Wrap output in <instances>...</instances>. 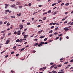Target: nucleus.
Instances as JSON below:
<instances>
[{
  "label": "nucleus",
  "mask_w": 73,
  "mask_h": 73,
  "mask_svg": "<svg viewBox=\"0 0 73 73\" xmlns=\"http://www.w3.org/2000/svg\"><path fill=\"white\" fill-rule=\"evenodd\" d=\"M10 41V40H7L6 42L5 43V44H8L9 43V42Z\"/></svg>",
  "instance_id": "obj_1"
},
{
  "label": "nucleus",
  "mask_w": 73,
  "mask_h": 73,
  "mask_svg": "<svg viewBox=\"0 0 73 73\" xmlns=\"http://www.w3.org/2000/svg\"><path fill=\"white\" fill-rule=\"evenodd\" d=\"M64 29L66 31L69 30V29L68 28V27H66L64 28Z\"/></svg>",
  "instance_id": "obj_2"
},
{
  "label": "nucleus",
  "mask_w": 73,
  "mask_h": 73,
  "mask_svg": "<svg viewBox=\"0 0 73 73\" xmlns=\"http://www.w3.org/2000/svg\"><path fill=\"white\" fill-rule=\"evenodd\" d=\"M43 31V30H41L40 31H39L38 32V33L40 34L41 33V32H42Z\"/></svg>",
  "instance_id": "obj_3"
},
{
  "label": "nucleus",
  "mask_w": 73,
  "mask_h": 73,
  "mask_svg": "<svg viewBox=\"0 0 73 73\" xmlns=\"http://www.w3.org/2000/svg\"><path fill=\"white\" fill-rule=\"evenodd\" d=\"M16 6V5L15 4H13V5H12L11 6V8H13V7H15Z\"/></svg>",
  "instance_id": "obj_4"
},
{
  "label": "nucleus",
  "mask_w": 73,
  "mask_h": 73,
  "mask_svg": "<svg viewBox=\"0 0 73 73\" xmlns=\"http://www.w3.org/2000/svg\"><path fill=\"white\" fill-rule=\"evenodd\" d=\"M28 36V35H25L24 36V38H27Z\"/></svg>",
  "instance_id": "obj_5"
},
{
  "label": "nucleus",
  "mask_w": 73,
  "mask_h": 73,
  "mask_svg": "<svg viewBox=\"0 0 73 73\" xmlns=\"http://www.w3.org/2000/svg\"><path fill=\"white\" fill-rule=\"evenodd\" d=\"M17 3H18V4L19 5H21V4L20 2H19V1L17 2Z\"/></svg>",
  "instance_id": "obj_6"
},
{
  "label": "nucleus",
  "mask_w": 73,
  "mask_h": 73,
  "mask_svg": "<svg viewBox=\"0 0 73 73\" xmlns=\"http://www.w3.org/2000/svg\"><path fill=\"white\" fill-rule=\"evenodd\" d=\"M38 45V43H35V44L34 45V46H37Z\"/></svg>",
  "instance_id": "obj_7"
},
{
  "label": "nucleus",
  "mask_w": 73,
  "mask_h": 73,
  "mask_svg": "<svg viewBox=\"0 0 73 73\" xmlns=\"http://www.w3.org/2000/svg\"><path fill=\"white\" fill-rule=\"evenodd\" d=\"M57 66H58V67H61V66H62V65L60 64V65L58 64L57 65Z\"/></svg>",
  "instance_id": "obj_8"
},
{
  "label": "nucleus",
  "mask_w": 73,
  "mask_h": 73,
  "mask_svg": "<svg viewBox=\"0 0 73 73\" xmlns=\"http://www.w3.org/2000/svg\"><path fill=\"white\" fill-rule=\"evenodd\" d=\"M21 13H20L19 14H17V15H18V16H19V17H20L21 16Z\"/></svg>",
  "instance_id": "obj_9"
},
{
  "label": "nucleus",
  "mask_w": 73,
  "mask_h": 73,
  "mask_svg": "<svg viewBox=\"0 0 73 73\" xmlns=\"http://www.w3.org/2000/svg\"><path fill=\"white\" fill-rule=\"evenodd\" d=\"M7 27H9L10 25V24L9 23V22H8L7 24Z\"/></svg>",
  "instance_id": "obj_10"
},
{
  "label": "nucleus",
  "mask_w": 73,
  "mask_h": 73,
  "mask_svg": "<svg viewBox=\"0 0 73 73\" xmlns=\"http://www.w3.org/2000/svg\"><path fill=\"white\" fill-rule=\"evenodd\" d=\"M51 12H52V10H50L48 11V13H50Z\"/></svg>",
  "instance_id": "obj_11"
},
{
  "label": "nucleus",
  "mask_w": 73,
  "mask_h": 73,
  "mask_svg": "<svg viewBox=\"0 0 73 73\" xmlns=\"http://www.w3.org/2000/svg\"><path fill=\"white\" fill-rule=\"evenodd\" d=\"M52 73H57V72H56V71H54V70H53L52 71Z\"/></svg>",
  "instance_id": "obj_12"
},
{
  "label": "nucleus",
  "mask_w": 73,
  "mask_h": 73,
  "mask_svg": "<svg viewBox=\"0 0 73 73\" xmlns=\"http://www.w3.org/2000/svg\"><path fill=\"white\" fill-rule=\"evenodd\" d=\"M53 32V31L51 30L49 32V33H52Z\"/></svg>",
  "instance_id": "obj_13"
},
{
  "label": "nucleus",
  "mask_w": 73,
  "mask_h": 73,
  "mask_svg": "<svg viewBox=\"0 0 73 73\" xmlns=\"http://www.w3.org/2000/svg\"><path fill=\"white\" fill-rule=\"evenodd\" d=\"M69 5V3H66L65 4V5L66 6H68V5Z\"/></svg>",
  "instance_id": "obj_14"
},
{
  "label": "nucleus",
  "mask_w": 73,
  "mask_h": 73,
  "mask_svg": "<svg viewBox=\"0 0 73 73\" xmlns=\"http://www.w3.org/2000/svg\"><path fill=\"white\" fill-rule=\"evenodd\" d=\"M17 33L18 35H20L21 34V33L20 32L19 33L17 32Z\"/></svg>",
  "instance_id": "obj_15"
},
{
  "label": "nucleus",
  "mask_w": 73,
  "mask_h": 73,
  "mask_svg": "<svg viewBox=\"0 0 73 73\" xmlns=\"http://www.w3.org/2000/svg\"><path fill=\"white\" fill-rule=\"evenodd\" d=\"M56 5V3H54L52 4V6H54V5Z\"/></svg>",
  "instance_id": "obj_16"
},
{
  "label": "nucleus",
  "mask_w": 73,
  "mask_h": 73,
  "mask_svg": "<svg viewBox=\"0 0 73 73\" xmlns=\"http://www.w3.org/2000/svg\"><path fill=\"white\" fill-rule=\"evenodd\" d=\"M11 18H15V16H11Z\"/></svg>",
  "instance_id": "obj_17"
},
{
  "label": "nucleus",
  "mask_w": 73,
  "mask_h": 73,
  "mask_svg": "<svg viewBox=\"0 0 73 73\" xmlns=\"http://www.w3.org/2000/svg\"><path fill=\"white\" fill-rule=\"evenodd\" d=\"M25 49V48H23L21 49V51H23V50H24Z\"/></svg>",
  "instance_id": "obj_18"
},
{
  "label": "nucleus",
  "mask_w": 73,
  "mask_h": 73,
  "mask_svg": "<svg viewBox=\"0 0 73 73\" xmlns=\"http://www.w3.org/2000/svg\"><path fill=\"white\" fill-rule=\"evenodd\" d=\"M42 68L43 69H46V67H44Z\"/></svg>",
  "instance_id": "obj_19"
},
{
  "label": "nucleus",
  "mask_w": 73,
  "mask_h": 73,
  "mask_svg": "<svg viewBox=\"0 0 73 73\" xmlns=\"http://www.w3.org/2000/svg\"><path fill=\"white\" fill-rule=\"evenodd\" d=\"M61 2V0L58 1V3H57V4H58V3H60V2Z\"/></svg>",
  "instance_id": "obj_20"
},
{
  "label": "nucleus",
  "mask_w": 73,
  "mask_h": 73,
  "mask_svg": "<svg viewBox=\"0 0 73 73\" xmlns=\"http://www.w3.org/2000/svg\"><path fill=\"white\" fill-rule=\"evenodd\" d=\"M23 40V39H21L19 40L20 42H21V41Z\"/></svg>",
  "instance_id": "obj_21"
},
{
  "label": "nucleus",
  "mask_w": 73,
  "mask_h": 73,
  "mask_svg": "<svg viewBox=\"0 0 73 73\" xmlns=\"http://www.w3.org/2000/svg\"><path fill=\"white\" fill-rule=\"evenodd\" d=\"M57 34H58V33L57 32H55V33H54V35H57Z\"/></svg>",
  "instance_id": "obj_22"
},
{
  "label": "nucleus",
  "mask_w": 73,
  "mask_h": 73,
  "mask_svg": "<svg viewBox=\"0 0 73 73\" xmlns=\"http://www.w3.org/2000/svg\"><path fill=\"white\" fill-rule=\"evenodd\" d=\"M32 5V4L31 3H30L29 4H28L29 6H31V5Z\"/></svg>",
  "instance_id": "obj_23"
},
{
  "label": "nucleus",
  "mask_w": 73,
  "mask_h": 73,
  "mask_svg": "<svg viewBox=\"0 0 73 73\" xmlns=\"http://www.w3.org/2000/svg\"><path fill=\"white\" fill-rule=\"evenodd\" d=\"M46 19V17H44L43 18V20H45Z\"/></svg>",
  "instance_id": "obj_24"
},
{
  "label": "nucleus",
  "mask_w": 73,
  "mask_h": 73,
  "mask_svg": "<svg viewBox=\"0 0 73 73\" xmlns=\"http://www.w3.org/2000/svg\"><path fill=\"white\" fill-rule=\"evenodd\" d=\"M46 14H47V12H45L43 13V15H46Z\"/></svg>",
  "instance_id": "obj_25"
},
{
  "label": "nucleus",
  "mask_w": 73,
  "mask_h": 73,
  "mask_svg": "<svg viewBox=\"0 0 73 73\" xmlns=\"http://www.w3.org/2000/svg\"><path fill=\"white\" fill-rule=\"evenodd\" d=\"M5 6H9V4H5Z\"/></svg>",
  "instance_id": "obj_26"
},
{
  "label": "nucleus",
  "mask_w": 73,
  "mask_h": 73,
  "mask_svg": "<svg viewBox=\"0 0 73 73\" xmlns=\"http://www.w3.org/2000/svg\"><path fill=\"white\" fill-rule=\"evenodd\" d=\"M14 35H16V34H17V32L15 31L14 32Z\"/></svg>",
  "instance_id": "obj_27"
},
{
  "label": "nucleus",
  "mask_w": 73,
  "mask_h": 73,
  "mask_svg": "<svg viewBox=\"0 0 73 73\" xmlns=\"http://www.w3.org/2000/svg\"><path fill=\"white\" fill-rule=\"evenodd\" d=\"M59 36H58L56 38V40H58L59 38Z\"/></svg>",
  "instance_id": "obj_28"
},
{
  "label": "nucleus",
  "mask_w": 73,
  "mask_h": 73,
  "mask_svg": "<svg viewBox=\"0 0 73 73\" xmlns=\"http://www.w3.org/2000/svg\"><path fill=\"white\" fill-rule=\"evenodd\" d=\"M20 27H23V25H21L20 26Z\"/></svg>",
  "instance_id": "obj_29"
},
{
  "label": "nucleus",
  "mask_w": 73,
  "mask_h": 73,
  "mask_svg": "<svg viewBox=\"0 0 73 73\" xmlns=\"http://www.w3.org/2000/svg\"><path fill=\"white\" fill-rule=\"evenodd\" d=\"M36 13H37V12L36 11L33 13V15H34L36 14Z\"/></svg>",
  "instance_id": "obj_30"
},
{
  "label": "nucleus",
  "mask_w": 73,
  "mask_h": 73,
  "mask_svg": "<svg viewBox=\"0 0 73 73\" xmlns=\"http://www.w3.org/2000/svg\"><path fill=\"white\" fill-rule=\"evenodd\" d=\"M47 39H48V38H46L44 39V41H46Z\"/></svg>",
  "instance_id": "obj_31"
},
{
  "label": "nucleus",
  "mask_w": 73,
  "mask_h": 73,
  "mask_svg": "<svg viewBox=\"0 0 73 73\" xmlns=\"http://www.w3.org/2000/svg\"><path fill=\"white\" fill-rule=\"evenodd\" d=\"M19 39H17V40H16V42H19Z\"/></svg>",
  "instance_id": "obj_32"
},
{
  "label": "nucleus",
  "mask_w": 73,
  "mask_h": 73,
  "mask_svg": "<svg viewBox=\"0 0 73 73\" xmlns=\"http://www.w3.org/2000/svg\"><path fill=\"white\" fill-rule=\"evenodd\" d=\"M15 53V52L14 51H13L11 53V54H13V53Z\"/></svg>",
  "instance_id": "obj_33"
},
{
  "label": "nucleus",
  "mask_w": 73,
  "mask_h": 73,
  "mask_svg": "<svg viewBox=\"0 0 73 73\" xmlns=\"http://www.w3.org/2000/svg\"><path fill=\"white\" fill-rule=\"evenodd\" d=\"M2 23H3V21H1L0 22V25H1V24H2Z\"/></svg>",
  "instance_id": "obj_34"
},
{
  "label": "nucleus",
  "mask_w": 73,
  "mask_h": 73,
  "mask_svg": "<svg viewBox=\"0 0 73 73\" xmlns=\"http://www.w3.org/2000/svg\"><path fill=\"white\" fill-rule=\"evenodd\" d=\"M54 26H52V27H51L50 28L51 29H53V28H54Z\"/></svg>",
  "instance_id": "obj_35"
},
{
  "label": "nucleus",
  "mask_w": 73,
  "mask_h": 73,
  "mask_svg": "<svg viewBox=\"0 0 73 73\" xmlns=\"http://www.w3.org/2000/svg\"><path fill=\"white\" fill-rule=\"evenodd\" d=\"M19 56V54H16V56L17 57H18Z\"/></svg>",
  "instance_id": "obj_36"
},
{
  "label": "nucleus",
  "mask_w": 73,
  "mask_h": 73,
  "mask_svg": "<svg viewBox=\"0 0 73 73\" xmlns=\"http://www.w3.org/2000/svg\"><path fill=\"white\" fill-rule=\"evenodd\" d=\"M16 48V46H14L13 47V49H15V48Z\"/></svg>",
  "instance_id": "obj_37"
},
{
  "label": "nucleus",
  "mask_w": 73,
  "mask_h": 73,
  "mask_svg": "<svg viewBox=\"0 0 73 73\" xmlns=\"http://www.w3.org/2000/svg\"><path fill=\"white\" fill-rule=\"evenodd\" d=\"M8 57V55H7L5 56V58H7Z\"/></svg>",
  "instance_id": "obj_38"
},
{
  "label": "nucleus",
  "mask_w": 73,
  "mask_h": 73,
  "mask_svg": "<svg viewBox=\"0 0 73 73\" xmlns=\"http://www.w3.org/2000/svg\"><path fill=\"white\" fill-rule=\"evenodd\" d=\"M40 38H44V36H41L40 37Z\"/></svg>",
  "instance_id": "obj_39"
},
{
  "label": "nucleus",
  "mask_w": 73,
  "mask_h": 73,
  "mask_svg": "<svg viewBox=\"0 0 73 73\" xmlns=\"http://www.w3.org/2000/svg\"><path fill=\"white\" fill-rule=\"evenodd\" d=\"M53 24V23H50L49 24V25H52V24Z\"/></svg>",
  "instance_id": "obj_40"
},
{
  "label": "nucleus",
  "mask_w": 73,
  "mask_h": 73,
  "mask_svg": "<svg viewBox=\"0 0 73 73\" xmlns=\"http://www.w3.org/2000/svg\"><path fill=\"white\" fill-rule=\"evenodd\" d=\"M41 44H44V42H41Z\"/></svg>",
  "instance_id": "obj_41"
},
{
  "label": "nucleus",
  "mask_w": 73,
  "mask_h": 73,
  "mask_svg": "<svg viewBox=\"0 0 73 73\" xmlns=\"http://www.w3.org/2000/svg\"><path fill=\"white\" fill-rule=\"evenodd\" d=\"M11 35V33H9L8 34V36H10Z\"/></svg>",
  "instance_id": "obj_42"
},
{
  "label": "nucleus",
  "mask_w": 73,
  "mask_h": 73,
  "mask_svg": "<svg viewBox=\"0 0 73 73\" xmlns=\"http://www.w3.org/2000/svg\"><path fill=\"white\" fill-rule=\"evenodd\" d=\"M27 24L28 25H30V23H27Z\"/></svg>",
  "instance_id": "obj_43"
},
{
  "label": "nucleus",
  "mask_w": 73,
  "mask_h": 73,
  "mask_svg": "<svg viewBox=\"0 0 73 73\" xmlns=\"http://www.w3.org/2000/svg\"><path fill=\"white\" fill-rule=\"evenodd\" d=\"M53 66H52L50 68V69H52V68H53Z\"/></svg>",
  "instance_id": "obj_44"
},
{
  "label": "nucleus",
  "mask_w": 73,
  "mask_h": 73,
  "mask_svg": "<svg viewBox=\"0 0 73 73\" xmlns=\"http://www.w3.org/2000/svg\"><path fill=\"white\" fill-rule=\"evenodd\" d=\"M68 64V62H64V64Z\"/></svg>",
  "instance_id": "obj_45"
},
{
  "label": "nucleus",
  "mask_w": 73,
  "mask_h": 73,
  "mask_svg": "<svg viewBox=\"0 0 73 73\" xmlns=\"http://www.w3.org/2000/svg\"><path fill=\"white\" fill-rule=\"evenodd\" d=\"M3 37H5V34H3Z\"/></svg>",
  "instance_id": "obj_46"
},
{
  "label": "nucleus",
  "mask_w": 73,
  "mask_h": 73,
  "mask_svg": "<svg viewBox=\"0 0 73 73\" xmlns=\"http://www.w3.org/2000/svg\"><path fill=\"white\" fill-rule=\"evenodd\" d=\"M64 3H62L61 4V6H62V5H64Z\"/></svg>",
  "instance_id": "obj_47"
},
{
  "label": "nucleus",
  "mask_w": 73,
  "mask_h": 73,
  "mask_svg": "<svg viewBox=\"0 0 73 73\" xmlns=\"http://www.w3.org/2000/svg\"><path fill=\"white\" fill-rule=\"evenodd\" d=\"M52 36H53V34L50 35H49L50 37H52Z\"/></svg>",
  "instance_id": "obj_48"
},
{
  "label": "nucleus",
  "mask_w": 73,
  "mask_h": 73,
  "mask_svg": "<svg viewBox=\"0 0 73 73\" xmlns=\"http://www.w3.org/2000/svg\"><path fill=\"white\" fill-rule=\"evenodd\" d=\"M38 28H40V27H41L40 25H39L37 26Z\"/></svg>",
  "instance_id": "obj_49"
},
{
  "label": "nucleus",
  "mask_w": 73,
  "mask_h": 73,
  "mask_svg": "<svg viewBox=\"0 0 73 73\" xmlns=\"http://www.w3.org/2000/svg\"><path fill=\"white\" fill-rule=\"evenodd\" d=\"M9 12V10H6V12Z\"/></svg>",
  "instance_id": "obj_50"
},
{
  "label": "nucleus",
  "mask_w": 73,
  "mask_h": 73,
  "mask_svg": "<svg viewBox=\"0 0 73 73\" xmlns=\"http://www.w3.org/2000/svg\"><path fill=\"white\" fill-rule=\"evenodd\" d=\"M5 32V31H3L1 32L2 33H4Z\"/></svg>",
  "instance_id": "obj_51"
},
{
  "label": "nucleus",
  "mask_w": 73,
  "mask_h": 73,
  "mask_svg": "<svg viewBox=\"0 0 73 73\" xmlns=\"http://www.w3.org/2000/svg\"><path fill=\"white\" fill-rule=\"evenodd\" d=\"M70 23H71V22L68 23L67 24V25H69L70 24Z\"/></svg>",
  "instance_id": "obj_52"
},
{
  "label": "nucleus",
  "mask_w": 73,
  "mask_h": 73,
  "mask_svg": "<svg viewBox=\"0 0 73 73\" xmlns=\"http://www.w3.org/2000/svg\"><path fill=\"white\" fill-rule=\"evenodd\" d=\"M62 36V34H61L59 35V37H60V36Z\"/></svg>",
  "instance_id": "obj_53"
},
{
  "label": "nucleus",
  "mask_w": 73,
  "mask_h": 73,
  "mask_svg": "<svg viewBox=\"0 0 73 73\" xmlns=\"http://www.w3.org/2000/svg\"><path fill=\"white\" fill-rule=\"evenodd\" d=\"M56 23H53L52 24L53 25H56Z\"/></svg>",
  "instance_id": "obj_54"
},
{
  "label": "nucleus",
  "mask_w": 73,
  "mask_h": 73,
  "mask_svg": "<svg viewBox=\"0 0 73 73\" xmlns=\"http://www.w3.org/2000/svg\"><path fill=\"white\" fill-rule=\"evenodd\" d=\"M23 7V6H19V8H21Z\"/></svg>",
  "instance_id": "obj_55"
},
{
  "label": "nucleus",
  "mask_w": 73,
  "mask_h": 73,
  "mask_svg": "<svg viewBox=\"0 0 73 73\" xmlns=\"http://www.w3.org/2000/svg\"><path fill=\"white\" fill-rule=\"evenodd\" d=\"M54 69H57V66H56L55 67H54Z\"/></svg>",
  "instance_id": "obj_56"
},
{
  "label": "nucleus",
  "mask_w": 73,
  "mask_h": 73,
  "mask_svg": "<svg viewBox=\"0 0 73 73\" xmlns=\"http://www.w3.org/2000/svg\"><path fill=\"white\" fill-rule=\"evenodd\" d=\"M42 69H43V68H41L40 69V70H42Z\"/></svg>",
  "instance_id": "obj_57"
},
{
  "label": "nucleus",
  "mask_w": 73,
  "mask_h": 73,
  "mask_svg": "<svg viewBox=\"0 0 73 73\" xmlns=\"http://www.w3.org/2000/svg\"><path fill=\"white\" fill-rule=\"evenodd\" d=\"M27 28L25 29H24V31H27Z\"/></svg>",
  "instance_id": "obj_58"
},
{
  "label": "nucleus",
  "mask_w": 73,
  "mask_h": 73,
  "mask_svg": "<svg viewBox=\"0 0 73 73\" xmlns=\"http://www.w3.org/2000/svg\"><path fill=\"white\" fill-rule=\"evenodd\" d=\"M4 19H7V17H5Z\"/></svg>",
  "instance_id": "obj_59"
},
{
  "label": "nucleus",
  "mask_w": 73,
  "mask_h": 73,
  "mask_svg": "<svg viewBox=\"0 0 73 73\" xmlns=\"http://www.w3.org/2000/svg\"><path fill=\"white\" fill-rule=\"evenodd\" d=\"M70 25H73V22H72L70 24Z\"/></svg>",
  "instance_id": "obj_60"
},
{
  "label": "nucleus",
  "mask_w": 73,
  "mask_h": 73,
  "mask_svg": "<svg viewBox=\"0 0 73 73\" xmlns=\"http://www.w3.org/2000/svg\"><path fill=\"white\" fill-rule=\"evenodd\" d=\"M66 38L67 39H69V37L68 36H67L66 37Z\"/></svg>",
  "instance_id": "obj_61"
},
{
  "label": "nucleus",
  "mask_w": 73,
  "mask_h": 73,
  "mask_svg": "<svg viewBox=\"0 0 73 73\" xmlns=\"http://www.w3.org/2000/svg\"><path fill=\"white\" fill-rule=\"evenodd\" d=\"M64 60V58H61L60 59V61H62V60Z\"/></svg>",
  "instance_id": "obj_62"
},
{
  "label": "nucleus",
  "mask_w": 73,
  "mask_h": 73,
  "mask_svg": "<svg viewBox=\"0 0 73 73\" xmlns=\"http://www.w3.org/2000/svg\"><path fill=\"white\" fill-rule=\"evenodd\" d=\"M48 42H45V43H44V44H48Z\"/></svg>",
  "instance_id": "obj_63"
},
{
  "label": "nucleus",
  "mask_w": 73,
  "mask_h": 73,
  "mask_svg": "<svg viewBox=\"0 0 73 73\" xmlns=\"http://www.w3.org/2000/svg\"><path fill=\"white\" fill-rule=\"evenodd\" d=\"M71 62H73V59H72L70 60Z\"/></svg>",
  "instance_id": "obj_64"
}]
</instances>
